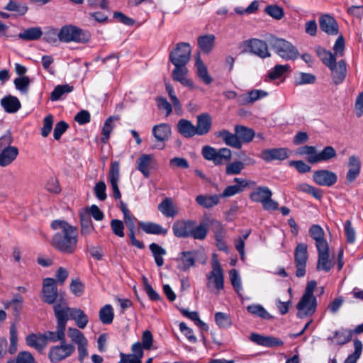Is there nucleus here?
Wrapping results in <instances>:
<instances>
[{
  "label": "nucleus",
  "mask_w": 363,
  "mask_h": 363,
  "mask_svg": "<svg viewBox=\"0 0 363 363\" xmlns=\"http://www.w3.org/2000/svg\"><path fill=\"white\" fill-rule=\"evenodd\" d=\"M5 10L13 12L16 16H23L28 11L26 4L17 0H10L4 7Z\"/></svg>",
  "instance_id": "44"
},
{
  "label": "nucleus",
  "mask_w": 363,
  "mask_h": 363,
  "mask_svg": "<svg viewBox=\"0 0 363 363\" xmlns=\"http://www.w3.org/2000/svg\"><path fill=\"white\" fill-rule=\"evenodd\" d=\"M245 168V164L241 161H235L227 164L225 174L227 175L239 174Z\"/></svg>",
  "instance_id": "57"
},
{
  "label": "nucleus",
  "mask_w": 363,
  "mask_h": 363,
  "mask_svg": "<svg viewBox=\"0 0 363 363\" xmlns=\"http://www.w3.org/2000/svg\"><path fill=\"white\" fill-rule=\"evenodd\" d=\"M316 80V77L311 73L300 72L298 76L296 78L295 82L296 84H313Z\"/></svg>",
  "instance_id": "61"
},
{
  "label": "nucleus",
  "mask_w": 363,
  "mask_h": 363,
  "mask_svg": "<svg viewBox=\"0 0 363 363\" xmlns=\"http://www.w3.org/2000/svg\"><path fill=\"white\" fill-rule=\"evenodd\" d=\"M219 195L206 196L200 194L196 197V203L206 208H210L217 205L219 202Z\"/></svg>",
  "instance_id": "42"
},
{
  "label": "nucleus",
  "mask_w": 363,
  "mask_h": 363,
  "mask_svg": "<svg viewBox=\"0 0 363 363\" xmlns=\"http://www.w3.org/2000/svg\"><path fill=\"white\" fill-rule=\"evenodd\" d=\"M19 154L16 146L4 147L0 152V167H5L12 164Z\"/></svg>",
  "instance_id": "28"
},
{
  "label": "nucleus",
  "mask_w": 363,
  "mask_h": 363,
  "mask_svg": "<svg viewBox=\"0 0 363 363\" xmlns=\"http://www.w3.org/2000/svg\"><path fill=\"white\" fill-rule=\"evenodd\" d=\"M331 71L333 82L337 85L343 82L347 76V65L345 60L336 62L329 67Z\"/></svg>",
  "instance_id": "21"
},
{
  "label": "nucleus",
  "mask_w": 363,
  "mask_h": 363,
  "mask_svg": "<svg viewBox=\"0 0 363 363\" xmlns=\"http://www.w3.org/2000/svg\"><path fill=\"white\" fill-rule=\"evenodd\" d=\"M75 347L73 345L61 343V345L54 346L49 351V358L52 362H57L70 356Z\"/></svg>",
  "instance_id": "11"
},
{
  "label": "nucleus",
  "mask_w": 363,
  "mask_h": 363,
  "mask_svg": "<svg viewBox=\"0 0 363 363\" xmlns=\"http://www.w3.org/2000/svg\"><path fill=\"white\" fill-rule=\"evenodd\" d=\"M315 52L320 60L327 67L329 68L336 62V55L332 53L330 51L326 50L320 46H318L315 48Z\"/></svg>",
  "instance_id": "41"
},
{
  "label": "nucleus",
  "mask_w": 363,
  "mask_h": 363,
  "mask_svg": "<svg viewBox=\"0 0 363 363\" xmlns=\"http://www.w3.org/2000/svg\"><path fill=\"white\" fill-rule=\"evenodd\" d=\"M68 336L70 337L72 341L77 345L84 342L87 340L83 333L76 328H69L68 330Z\"/></svg>",
  "instance_id": "64"
},
{
  "label": "nucleus",
  "mask_w": 363,
  "mask_h": 363,
  "mask_svg": "<svg viewBox=\"0 0 363 363\" xmlns=\"http://www.w3.org/2000/svg\"><path fill=\"white\" fill-rule=\"evenodd\" d=\"M152 160V155L143 154L137 160V169L143 174L145 178L150 177L149 167Z\"/></svg>",
  "instance_id": "40"
},
{
  "label": "nucleus",
  "mask_w": 363,
  "mask_h": 363,
  "mask_svg": "<svg viewBox=\"0 0 363 363\" xmlns=\"http://www.w3.org/2000/svg\"><path fill=\"white\" fill-rule=\"evenodd\" d=\"M120 179V166L118 162H114L111 164L109 172V181L113 190V196L116 199L121 198V194L118 188V182Z\"/></svg>",
  "instance_id": "22"
},
{
  "label": "nucleus",
  "mask_w": 363,
  "mask_h": 363,
  "mask_svg": "<svg viewBox=\"0 0 363 363\" xmlns=\"http://www.w3.org/2000/svg\"><path fill=\"white\" fill-rule=\"evenodd\" d=\"M268 93L264 90L253 89L248 91L246 94H241L238 97V103L240 105H248L253 104L256 101L264 98Z\"/></svg>",
  "instance_id": "25"
},
{
  "label": "nucleus",
  "mask_w": 363,
  "mask_h": 363,
  "mask_svg": "<svg viewBox=\"0 0 363 363\" xmlns=\"http://www.w3.org/2000/svg\"><path fill=\"white\" fill-rule=\"evenodd\" d=\"M195 252L194 251H186L181 253V265H179V269L182 271L189 269L191 267L195 264Z\"/></svg>",
  "instance_id": "47"
},
{
  "label": "nucleus",
  "mask_w": 363,
  "mask_h": 363,
  "mask_svg": "<svg viewBox=\"0 0 363 363\" xmlns=\"http://www.w3.org/2000/svg\"><path fill=\"white\" fill-rule=\"evenodd\" d=\"M243 44L250 49L251 52L262 58H266L271 55L267 43L263 40L252 39L243 42Z\"/></svg>",
  "instance_id": "14"
},
{
  "label": "nucleus",
  "mask_w": 363,
  "mask_h": 363,
  "mask_svg": "<svg viewBox=\"0 0 363 363\" xmlns=\"http://www.w3.org/2000/svg\"><path fill=\"white\" fill-rule=\"evenodd\" d=\"M194 220H177L172 225L174 235L177 238H189L192 233Z\"/></svg>",
  "instance_id": "18"
},
{
  "label": "nucleus",
  "mask_w": 363,
  "mask_h": 363,
  "mask_svg": "<svg viewBox=\"0 0 363 363\" xmlns=\"http://www.w3.org/2000/svg\"><path fill=\"white\" fill-rule=\"evenodd\" d=\"M289 71H290V66L289 65H277L269 72L268 77L272 80H274L279 79Z\"/></svg>",
  "instance_id": "54"
},
{
  "label": "nucleus",
  "mask_w": 363,
  "mask_h": 363,
  "mask_svg": "<svg viewBox=\"0 0 363 363\" xmlns=\"http://www.w3.org/2000/svg\"><path fill=\"white\" fill-rule=\"evenodd\" d=\"M247 310L250 313L263 319H269L271 318L269 313L259 304L250 305L247 307Z\"/></svg>",
  "instance_id": "52"
},
{
  "label": "nucleus",
  "mask_w": 363,
  "mask_h": 363,
  "mask_svg": "<svg viewBox=\"0 0 363 363\" xmlns=\"http://www.w3.org/2000/svg\"><path fill=\"white\" fill-rule=\"evenodd\" d=\"M158 210L167 218H173L177 213V208L170 198L163 199L158 205Z\"/></svg>",
  "instance_id": "35"
},
{
  "label": "nucleus",
  "mask_w": 363,
  "mask_h": 363,
  "mask_svg": "<svg viewBox=\"0 0 363 363\" xmlns=\"http://www.w3.org/2000/svg\"><path fill=\"white\" fill-rule=\"evenodd\" d=\"M23 297L19 294H16L13 295V297L11 299V308L13 311V315L16 317H18L20 315V313L23 308Z\"/></svg>",
  "instance_id": "60"
},
{
  "label": "nucleus",
  "mask_w": 363,
  "mask_h": 363,
  "mask_svg": "<svg viewBox=\"0 0 363 363\" xmlns=\"http://www.w3.org/2000/svg\"><path fill=\"white\" fill-rule=\"evenodd\" d=\"M73 87L69 84L57 85L50 94L52 101H58L65 94L72 91Z\"/></svg>",
  "instance_id": "51"
},
{
  "label": "nucleus",
  "mask_w": 363,
  "mask_h": 363,
  "mask_svg": "<svg viewBox=\"0 0 363 363\" xmlns=\"http://www.w3.org/2000/svg\"><path fill=\"white\" fill-rule=\"evenodd\" d=\"M45 41L55 43L59 40V30L55 28H48L43 35Z\"/></svg>",
  "instance_id": "63"
},
{
  "label": "nucleus",
  "mask_w": 363,
  "mask_h": 363,
  "mask_svg": "<svg viewBox=\"0 0 363 363\" xmlns=\"http://www.w3.org/2000/svg\"><path fill=\"white\" fill-rule=\"evenodd\" d=\"M43 33L40 27H31L19 33L18 37L26 41H33L40 38Z\"/></svg>",
  "instance_id": "39"
},
{
  "label": "nucleus",
  "mask_w": 363,
  "mask_h": 363,
  "mask_svg": "<svg viewBox=\"0 0 363 363\" xmlns=\"http://www.w3.org/2000/svg\"><path fill=\"white\" fill-rule=\"evenodd\" d=\"M308 259V246L304 242L298 243L294 250L296 276L298 278L306 275V264Z\"/></svg>",
  "instance_id": "7"
},
{
  "label": "nucleus",
  "mask_w": 363,
  "mask_h": 363,
  "mask_svg": "<svg viewBox=\"0 0 363 363\" xmlns=\"http://www.w3.org/2000/svg\"><path fill=\"white\" fill-rule=\"evenodd\" d=\"M215 320L218 326L220 328H228L232 325L230 316L223 312H217L215 314Z\"/></svg>",
  "instance_id": "53"
},
{
  "label": "nucleus",
  "mask_w": 363,
  "mask_h": 363,
  "mask_svg": "<svg viewBox=\"0 0 363 363\" xmlns=\"http://www.w3.org/2000/svg\"><path fill=\"white\" fill-rule=\"evenodd\" d=\"M82 30L73 25H65L59 30V40L64 43L78 42Z\"/></svg>",
  "instance_id": "12"
},
{
  "label": "nucleus",
  "mask_w": 363,
  "mask_h": 363,
  "mask_svg": "<svg viewBox=\"0 0 363 363\" xmlns=\"http://www.w3.org/2000/svg\"><path fill=\"white\" fill-rule=\"evenodd\" d=\"M1 105L4 110L9 113H16L21 108L19 99L12 95H8L2 98Z\"/></svg>",
  "instance_id": "31"
},
{
  "label": "nucleus",
  "mask_w": 363,
  "mask_h": 363,
  "mask_svg": "<svg viewBox=\"0 0 363 363\" xmlns=\"http://www.w3.org/2000/svg\"><path fill=\"white\" fill-rule=\"evenodd\" d=\"M26 342L28 346L38 351H41L45 347V342L43 334H40L39 335L34 333L30 334L26 337Z\"/></svg>",
  "instance_id": "46"
},
{
  "label": "nucleus",
  "mask_w": 363,
  "mask_h": 363,
  "mask_svg": "<svg viewBox=\"0 0 363 363\" xmlns=\"http://www.w3.org/2000/svg\"><path fill=\"white\" fill-rule=\"evenodd\" d=\"M117 118H114L113 116H110L104 123V125L102 128V135L103 137L101 138V141L103 143H106L109 137L110 134L113 130V121L116 119Z\"/></svg>",
  "instance_id": "59"
},
{
  "label": "nucleus",
  "mask_w": 363,
  "mask_h": 363,
  "mask_svg": "<svg viewBox=\"0 0 363 363\" xmlns=\"http://www.w3.org/2000/svg\"><path fill=\"white\" fill-rule=\"evenodd\" d=\"M329 246L317 249L318 252V262L316 269L323 270L325 272H329L335 265L333 259H330Z\"/></svg>",
  "instance_id": "19"
},
{
  "label": "nucleus",
  "mask_w": 363,
  "mask_h": 363,
  "mask_svg": "<svg viewBox=\"0 0 363 363\" xmlns=\"http://www.w3.org/2000/svg\"><path fill=\"white\" fill-rule=\"evenodd\" d=\"M40 298L49 305L56 303H66L64 298L59 294L56 280L53 278H45L43 281Z\"/></svg>",
  "instance_id": "5"
},
{
  "label": "nucleus",
  "mask_w": 363,
  "mask_h": 363,
  "mask_svg": "<svg viewBox=\"0 0 363 363\" xmlns=\"http://www.w3.org/2000/svg\"><path fill=\"white\" fill-rule=\"evenodd\" d=\"M149 248L152 253L156 264L158 267L162 266L164 264L162 256L166 254V250L154 242L150 245Z\"/></svg>",
  "instance_id": "49"
},
{
  "label": "nucleus",
  "mask_w": 363,
  "mask_h": 363,
  "mask_svg": "<svg viewBox=\"0 0 363 363\" xmlns=\"http://www.w3.org/2000/svg\"><path fill=\"white\" fill-rule=\"evenodd\" d=\"M269 43L274 52L284 60H295L299 57L297 48L283 38L272 37Z\"/></svg>",
  "instance_id": "3"
},
{
  "label": "nucleus",
  "mask_w": 363,
  "mask_h": 363,
  "mask_svg": "<svg viewBox=\"0 0 363 363\" xmlns=\"http://www.w3.org/2000/svg\"><path fill=\"white\" fill-rule=\"evenodd\" d=\"M250 341L267 347H274L282 346L284 342L274 336H264L258 333H252L250 336Z\"/></svg>",
  "instance_id": "20"
},
{
  "label": "nucleus",
  "mask_w": 363,
  "mask_h": 363,
  "mask_svg": "<svg viewBox=\"0 0 363 363\" xmlns=\"http://www.w3.org/2000/svg\"><path fill=\"white\" fill-rule=\"evenodd\" d=\"M264 12L277 20L281 19L284 16V10L277 5H269L266 6Z\"/></svg>",
  "instance_id": "62"
},
{
  "label": "nucleus",
  "mask_w": 363,
  "mask_h": 363,
  "mask_svg": "<svg viewBox=\"0 0 363 363\" xmlns=\"http://www.w3.org/2000/svg\"><path fill=\"white\" fill-rule=\"evenodd\" d=\"M215 135L217 138H222L224 143L228 146L236 149H241L242 147V143L240 140H238V136L235 132V133H232L229 130H222L220 131H216L215 133Z\"/></svg>",
  "instance_id": "27"
},
{
  "label": "nucleus",
  "mask_w": 363,
  "mask_h": 363,
  "mask_svg": "<svg viewBox=\"0 0 363 363\" xmlns=\"http://www.w3.org/2000/svg\"><path fill=\"white\" fill-rule=\"evenodd\" d=\"M336 151L332 146H326L323 150L309 160L310 164L328 161L336 157Z\"/></svg>",
  "instance_id": "34"
},
{
  "label": "nucleus",
  "mask_w": 363,
  "mask_h": 363,
  "mask_svg": "<svg viewBox=\"0 0 363 363\" xmlns=\"http://www.w3.org/2000/svg\"><path fill=\"white\" fill-rule=\"evenodd\" d=\"M348 171L346 179L348 183L353 182L359 175L361 171V162L358 156L352 155L348 158Z\"/></svg>",
  "instance_id": "23"
},
{
  "label": "nucleus",
  "mask_w": 363,
  "mask_h": 363,
  "mask_svg": "<svg viewBox=\"0 0 363 363\" xmlns=\"http://www.w3.org/2000/svg\"><path fill=\"white\" fill-rule=\"evenodd\" d=\"M208 231V225L206 223H200L196 225V221H194V227L191 236L196 240H204Z\"/></svg>",
  "instance_id": "50"
},
{
  "label": "nucleus",
  "mask_w": 363,
  "mask_h": 363,
  "mask_svg": "<svg viewBox=\"0 0 363 363\" xmlns=\"http://www.w3.org/2000/svg\"><path fill=\"white\" fill-rule=\"evenodd\" d=\"M139 225L141 229L147 234L163 235L167 233V230L162 228L160 225L152 222H140Z\"/></svg>",
  "instance_id": "38"
},
{
  "label": "nucleus",
  "mask_w": 363,
  "mask_h": 363,
  "mask_svg": "<svg viewBox=\"0 0 363 363\" xmlns=\"http://www.w3.org/2000/svg\"><path fill=\"white\" fill-rule=\"evenodd\" d=\"M54 311L57 318V330L55 332L46 331L43 334L45 345H47L48 342H56L60 341L61 343L65 342V332L66 325L65 323V320L59 312H57L56 311Z\"/></svg>",
  "instance_id": "9"
},
{
  "label": "nucleus",
  "mask_w": 363,
  "mask_h": 363,
  "mask_svg": "<svg viewBox=\"0 0 363 363\" xmlns=\"http://www.w3.org/2000/svg\"><path fill=\"white\" fill-rule=\"evenodd\" d=\"M308 232L310 236L315 240L316 249H321L329 246L325 238V232L319 225H312Z\"/></svg>",
  "instance_id": "24"
},
{
  "label": "nucleus",
  "mask_w": 363,
  "mask_h": 363,
  "mask_svg": "<svg viewBox=\"0 0 363 363\" xmlns=\"http://www.w3.org/2000/svg\"><path fill=\"white\" fill-rule=\"evenodd\" d=\"M317 283L315 281L312 280L308 282L305 292L296 306L298 318H304L307 316L312 315L315 313L317 301L315 296L313 295V291Z\"/></svg>",
  "instance_id": "2"
},
{
  "label": "nucleus",
  "mask_w": 363,
  "mask_h": 363,
  "mask_svg": "<svg viewBox=\"0 0 363 363\" xmlns=\"http://www.w3.org/2000/svg\"><path fill=\"white\" fill-rule=\"evenodd\" d=\"M81 233L86 235L90 233L91 227V207L85 206L79 210Z\"/></svg>",
  "instance_id": "29"
},
{
  "label": "nucleus",
  "mask_w": 363,
  "mask_h": 363,
  "mask_svg": "<svg viewBox=\"0 0 363 363\" xmlns=\"http://www.w3.org/2000/svg\"><path fill=\"white\" fill-rule=\"evenodd\" d=\"M178 133L186 138H191L196 135L195 125L187 119H180L177 124Z\"/></svg>",
  "instance_id": "30"
},
{
  "label": "nucleus",
  "mask_w": 363,
  "mask_h": 363,
  "mask_svg": "<svg viewBox=\"0 0 363 363\" xmlns=\"http://www.w3.org/2000/svg\"><path fill=\"white\" fill-rule=\"evenodd\" d=\"M54 311L59 312L65 320V325L68 320H74L77 325L84 328L88 323V317L80 309L69 308L66 303H58L54 306Z\"/></svg>",
  "instance_id": "4"
},
{
  "label": "nucleus",
  "mask_w": 363,
  "mask_h": 363,
  "mask_svg": "<svg viewBox=\"0 0 363 363\" xmlns=\"http://www.w3.org/2000/svg\"><path fill=\"white\" fill-rule=\"evenodd\" d=\"M15 87L22 94H27L30 86V79L28 76L17 77L13 81Z\"/></svg>",
  "instance_id": "55"
},
{
  "label": "nucleus",
  "mask_w": 363,
  "mask_h": 363,
  "mask_svg": "<svg viewBox=\"0 0 363 363\" xmlns=\"http://www.w3.org/2000/svg\"><path fill=\"white\" fill-rule=\"evenodd\" d=\"M313 179L318 185L332 186L337 182V176L332 171L321 169L313 172Z\"/></svg>",
  "instance_id": "13"
},
{
  "label": "nucleus",
  "mask_w": 363,
  "mask_h": 363,
  "mask_svg": "<svg viewBox=\"0 0 363 363\" xmlns=\"http://www.w3.org/2000/svg\"><path fill=\"white\" fill-rule=\"evenodd\" d=\"M17 342H18L17 328L14 324H12L10 328V346L9 348V352L11 354H13L16 352Z\"/></svg>",
  "instance_id": "58"
},
{
  "label": "nucleus",
  "mask_w": 363,
  "mask_h": 363,
  "mask_svg": "<svg viewBox=\"0 0 363 363\" xmlns=\"http://www.w3.org/2000/svg\"><path fill=\"white\" fill-rule=\"evenodd\" d=\"M196 67L198 77L206 84H210L213 82L212 77L208 74L206 66L201 60L199 55L196 59Z\"/></svg>",
  "instance_id": "43"
},
{
  "label": "nucleus",
  "mask_w": 363,
  "mask_h": 363,
  "mask_svg": "<svg viewBox=\"0 0 363 363\" xmlns=\"http://www.w3.org/2000/svg\"><path fill=\"white\" fill-rule=\"evenodd\" d=\"M320 30L330 35H336L339 33V26L337 21L329 14L322 15L319 18Z\"/></svg>",
  "instance_id": "17"
},
{
  "label": "nucleus",
  "mask_w": 363,
  "mask_h": 363,
  "mask_svg": "<svg viewBox=\"0 0 363 363\" xmlns=\"http://www.w3.org/2000/svg\"><path fill=\"white\" fill-rule=\"evenodd\" d=\"M215 44V35L213 34L205 35L198 38V45L201 50L206 53L210 52Z\"/></svg>",
  "instance_id": "45"
},
{
  "label": "nucleus",
  "mask_w": 363,
  "mask_h": 363,
  "mask_svg": "<svg viewBox=\"0 0 363 363\" xmlns=\"http://www.w3.org/2000/svg\"><path fill=\"white\" fill-rule=\"evenodd\" d=\"M197 123L195 130L197 135H204L208 133L212 125V119L207 113H201L196 117Z\"/></svg>",
  "instance_id": "26"
},
{
  "label": "nucleus",
  "mask_w": 363,
  "mask_h": 363,
  "mask_svg": "<svg viewBox=\"0 0 363 363\" xmlns=\"http://www.w3.org/2000/svg\"><path fill=\"white\" fill-rule=\"evenodd\" d=\"M289 156V150L284 147L266 149L259 155V157L267 162L272 160H284Z\"/></svg>",
  "instance_id": "16"
},
{
  "label": "nucleus",
  "mask_w": 363,
  "mask_h": 363,
  "mask_svg": "<svg viewBox=\"0 0 363 363\" xmlns=\"http://www.w3.org/2000/svg\"><path fill=\"white\" fill-rule=\"evenodd\" d=\"M206 278L208 280L207 287L208 289H211L212 282H213L216 289L221 290L223 289V272L218 259H214L212 261V271L206 275Z\"/></svg>",
  "instance_id": "10"
},
{
  "label": "nucleus",
  "mask_w": 363,
  "mask_h": 363,
  "mask_svg": "<svg viewBox=\"0 0 363 363\" xmlns=\"http://www.w3.org/2000/svg\"><path fill=\"white\" fill-rule=\"evenodd\" d=\"M352 338V330L345 328H341L339 330L334 332V336L333 337H328V340L333 342L335 344L338 345H343L350 341Z\"/></svg>",
  "instance_id": "32"
},
{
  "label": "nucleus",
  "mask_w": 363,
  "mask_h": 363,
  "mask_svg": "<svg viewBox=\"0 0 363 363\" xmlns=\"http://www.w3.org/2000/svg\"><path fill=\"white\" fill-rule=\"evenodd\" d=\"M272 196V192L267 186H258L250 194V199L255 202L263 203Z\"/></svg>",
  "instance_id": "36"
},
{
  "label": "nucleus",
  "mask_w": 363,
  "mask_h": 363,
  "mask_svg": "<svg viewBox=\"0 0 363 363\" xmlns=\"http://www.w3.org/2000/svg\"><path fill=\"white\" fill-rule=\"evenodd\" d=\"M99 320L104 325H109L114 318L113 308L111 305L106 304L103 306L99 313Z\"/></svg>",
  "instance_id": "48"
},
{
  "label": "nucleus",
  "mask_w": 363,
  "mask_h": 363,
  "mask_svg": "<svg viewBox=\"0 0 363 363\" xmlns=\"http://www.w3.org/2000/svg\"><path fill=\"white\" fill-rule=\"evenodd\" d=\"M35 358L28 351L20 352L15 359H10L7 363H35Z\"/></svg>",
  "instance_id": "56"
},
{
  "label": "nucleus",
  "mask_w": 363,
  "mask_h": 363,
  "mask_svg": "<svg viewBox=\"0 0 363 363\" xmlns=\"http://www.w3.org/2000/svg\"><path fill=\"white\" fill-rule=\"evenodd\" d=\"M191 48L187 43H179L169 52V60L174 65H186L191 57Z\"/></svg>",
  "instance_id": "8"
},
{
  "label": "nucleus",
  "mask_w": 363,
  "mask_h": 363,
  "mask_svg": "<svg viewBox=\"0 0 363 363\" xmlns=\"http://www.w3.org/2000/svg\"><path fill=\"white\" fill-rule=\"evenodd\" d=\"M203 157L208 161H212L215 165H220L229 161L232 157V152L227 147H222L217 150L216 148L205 145L202 147Z\"/></svg>",
  "instance_id": "6"
},
{
  "label": "nucleus",
  "mask_w": 363,
  "mask_h": 363,
  "mask_svg": "<svg viewBox=\"0 0 363 363\" xmlns=\"http://www.w3.org/2000/svg\"><path fill=\"white\" fill-rule=\"evenodd\" d=\"M234 130L238 136V140H240L242 143L251 142L255 135V133L252 129L243 125H235Z\"/></svg>",
  "instance_id": "37"
},
{
  "label": "nucleus",
  "mask_w": 363,
  "mask_h": 363,
  "mask_svg": "<svg viewBox=\"0 0 363 363\" xmlns=\"http://www.w3.org/2000/svg\"><path fill=\"white\" fill-rule=\"evenodd\" d=\"M50 228L55 231L51 245L58 251L65 254L74 252L77 244L78 230L64 220H55Z\"/></svg>",
  "instance_id": "1"
},
{
  "label": "nucleus",
  "mask_w": 363,
  "mask_h": 363,
  "mask_svg": "<svg viewBox=\"0 0 363 363\" xmlns=\"http://www.w3.org/2000/svg\"><path fill=\"white\" fill-rule=\"evenodd\" d=\"M189 70L186 65H174V69L172 72V78L174 81L180 82L183 86L190 89L194 88V84L192 80L187 78Z\"/></svg>",
  "instance_id": "15"
},
{
  "label": "nucleus",
  "mask_w": 363,
  "mask_h": 363,
  "mask_svg": "<svg viewBox=\"0 0 363 363\" xmlns=\"http://www.w3.org/2000/svg\"><path fill=\"white\" fill-rule=\"evenodd\" d=\"M152 133L157 141L167 140L171 135V127L168 123H160L152 128Z\"/></svg>",
  "instance_id": "33"
}]
</instances>
